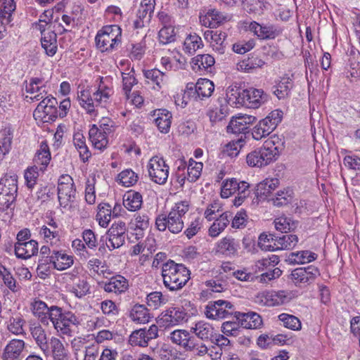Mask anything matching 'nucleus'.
<instances>
[{
    "instance_id": "1",
    "label": "nucleus",
    "mask_w": 360,
    "mask_h": 360,
    "mask_svg": "<svg viewBox=\"0 0 360 360\" xmlns=\"http://www.w3.org/2000/svg\"><path fill=\"white\" fill-rule=\"evenodd\" d=\"M190 271L183 264L169 259L163 264L162 276L165 286L170 291L181 289L190 279Z\"/></svg>"
},
{
    "instance_id": "2",
    "label": "nucleus",
    "mask_w": 360,
    "mask_h": 360,
    "mask_svg": "<svg viewBox=\"0 0 360 360\" xmlns=\"http://www.w3.org/2000/svg\"><path fill=\"white\" fill-rule=\"evenodd\" d=\"M214 90V85L211 80L200 78L196 83H188L181 97L178 96L176 98V103L184 108L191 100L198 101L210 98Z\"/></svg>"
},
{
    "instance_id": "3",
    "label": "nucleus",
    "mask_w": 360,
    "mask_h": 360,
    "mask_svg": "<svg viewBox=\"0 0 360 360\" xmlns=\"http://www.w3.org/2000/svg\"><path fill=\"white\" fill-rule=\"evenodd\" d=\"M280 155L278 146L272 140H266L263 146L250 153L246 156L248 166L262 167L276 161Z\"/></svg>"
},
{
    "instance_id": "4",
    "label": "nucleus",
    "mask_w": 360,
    "mask_h": 360,
    "mask_svg": "<svg viewBox=\"0 0 360 360\" xmlns=\"http://www.w3.org/2000/svg\"><path fill=\"white\" fill-rule=\"evenodd\" d=\"M170 339L174 344L180 346L184 352L193 356H203L208 352L205 344L199 342L196 337L186 330H175L170 333Z\"/></svg>"
},
{
    "instance_id": "5",
    "label": "nucleus",
    "mask_w": 360,
    "mask_h": 360,
    "mask_svg": "<svg viewBox=\"0 0 360 360\" xmlns=\"http://www.w3.org/2000/svg\"><path fill=\"white\" fill-rule=\"evenodd\" d=\"M50 321L54 328L63 335H71L70 326L79 324V319L70 311H64L58 306H51L49 314Z\"/></svg>"
},
{
    "instance_id": "6",
    "label": "nucleus",
    "mask_w": 360,
    "mask_h": 360,
    "mask_svg": "<svg viewBox=\"0 0 360 360\" xmlns=\"http://www.w3.org/2000/svg\"><path fill=\"white\" fill-rule=\"evenodd\" d=\"M127 231L126 224L122 221H118L112 224L107 231V236H103L100 239L99 251L105 250L104 243L111 251L123 245L125 241V234Z\"/></svg>"
},
{
    "instance_id": "7",
    "label": "nucleus",
    "mask_w": 360,
    "mask_h": 360,
    "mask_svg": "<svg viewBox=\"0 0 360 360\" xmlns=\"http://www.w3.org/2000/svg\"><path fill=\"white\" fill-rule=\"evenodd\" d=\"M205 316L211 320H221L233 316L235 319L234 305L229 301L217 300L210 301L205 308Z\"/></svg>"
},
{
    "instance_id": "8",
    "label": "nucleus",
    "mask_w": 360,
    "mask_h": 360,
    "mask_svg": "<svg viewBox=\"0 0 360 360\" xmlns=\"http://www.w3.org/2000/svg\"><path fill=\"white\" fill-rule=\"evenodd\" d=\"M115 30H120V29L117 25H110L104 27L98 32L95 37V42L97 49L101 52H111L120 43L121 40L118 34L113 32Z\"/></svg>"
},
{
    "instance_id": "9",
    "label": "nucleus",
    "mask_w": 360,
    "mask_h": 360,
    "mask_svg": "<svg viewBox=\"0 0 360 360\" xmlns=\"http://www.w3.org/2000/svg\"><path fill=\"white\" fill-rule=\"evenodd\" d=\"M279 262V257L272 255L268 258H263L255 263V269L259 271H266L260 276L261 282H266L278 278L282 271L275 266Z\"/></svg>"
},
{
    "instance_id": "10",
    "label": "nucleus",
    "mask_w": 360,
    "mask_h": 360,
    "mask_svg": "<svg viewBox=\"0 0 360 360\" xmlns=\"http://www.w3.org/2000/svg\"><path fill=\"white\" fill-rule=\"evenodd\" d=\"M148 174L155 183L164 184L169 176V166L162 158L154 156L148 163Z\"/></svg>"
},
{
    "instance_id": "11",
    "label": "nucleus",
    "mask_w": 360,
    "mask_h": 360,
    "mask_svg": "<svg viewBox=\"0 0 360 360\" xmlns=\"http://www.w3.org/2000/svg\"><path fill=\"white\" fill-rule=\"evenodd\" d=\"M158 337V328L156 325H151L148 329L146 328L134 330L129 338V343L131 346L146 347L151 340Z\"/></svg>"
},
{
    "instance_id": "12",
    "label": "nucleus",
    "mask_w": 360,
    "mask_h": 360,
    "mask_svg": "<svg viewBox=\"0 0 360 360\" xmlns=\"http://www.w3.org/2000/svg\"><path fill=\"white\" fill-rule=\"evenodd\" d=\"M319 276H320L319 269L310 265L307 267H300L294 269L291 272L290 277L296 286L300 287L302 285H309L313 283Z\"/></svg>"
},
{
    "instance_id": "13",
    "label": "nucleus",
    "mask_w": 360,
    "mask_h": 360,
    "mask_svg": "<svg viewBox=\"0 0 360 360\" xmlns=\"http://www.w3.org/2000/svg\"><path fill=\"white\" fill-rule=\"evenodd\" d=\"M261 297V301L267 307L283 305L291 300L290 293L285 290L264 292Z\"/></svg>"
},
{
    "instance_id": "14",
    "label": "nucleus",
    "mask_w": 360,
    "mask_h": 360,
    "mask_svg": "<svg viewBox=\"0 0 360 360\" xmlns=\"http://www.w3.org/2000/svg\"><path fill=\"white\" fill-rule=\"evenodd\" d=\"M191 331L193 332L199 342L202 344L210 341L214 342V338L216 337L214 329L212 326L204 321H199L196 323L194 327H192Z\"/></svg>"
},
{
    "instance_id": "15",
    "label": "nucleus",
    "mask_w": 360,
    "mask_h": 360,
    "mask_svg": "<svg viewBox=\"0 0 360 360\" xmlns=\"http://www.w3.org/2000/svg\"><path fill=\"white\" fill-rule=\"evenodd\" d=\"M186 313L181 307H171L162 313L160 320L167 326H173L186 321Z\"/></svg>"
},
{
    "instance_id": "16",
    "label": "nucleus",
    "mask_w": 360,
    "mask_h": 360,
    "mask_svg": "<svg viewBox=\"0 0 360 360\" xmlns=\"http://www.w3.org/2000/svg\"><path fill=\"white\" fill-rule=\"evenodd\" d=\"M244 104L249 108H257L262 103L266 102L268 96L262 89H243Z\"/></svg>"
},
{
    "instance_id": "17",
    "label": "nucleus",
    "mask_w": 360,
    "mask_h": 360,
    "mask_svg": "<svg viewBox=\"0 0 360 360\" xmlns=\"http://www.w3.org/2000/svg\"><path fill=\"white\" fill-rule=\"evenodd\" d=\"M235 319L240 323L241 327L247 329H257L263 324L261 316L253 311L248 313L236 311Z\"/></svg>"
},
{
    "instance_id": "18",
    "label": "nucleus",
    "mask_w": 360,
    "mask_h": 360,
    "mask_svg": "<svg viewBox=\"0 0 360 360\" xmlns=\"http://www.w3.org/2000/svg\"><path fill=\"white\" fill-rule=\"evenodd\" d=\"M239 248L238 241L231 236H226L217 243L215 252L226 257H232L238 254Z\"/></svg>"
},
{
    "instance_id": "19",
    "label": "nucleus",
    "mask_w": 360,
    "mask_h": 360,
    "mask_svg": "<svg viewBox=\"0 0 360 360\" xmlns=\"http://www.w3.org/2000/svg\"><path fill=\"white\" fill-rule=\"evenodd\" d=\"M99 285L107 292L120 294L125 292L129 287L128 281L121 275H116L110 278L108 282H101Z\"/></svg>"
},
{
    "instance_id": "20",
    "label": "nucleus",
    "mask_w": 360,
    "mask_h": 360,
    "mask_svg": "<svg viewBox=\"0 0 360 360\" xmlns=\"http://www.w3.org/2000/svg\"><path fill=\"white\" fill-rule=\"evenodd\" d=\"M25 342L22 340L13 339L5 347L3 354V360H20L25 348Z\"/></svg>"
},
{
    "instance_id": "21",
    "label": "nucleus",
    "mask_w": 360,
    "mask_h": 360,
    "mask_svg": "<svg viewBox=\"0 0 360 360\" xmlns=\"http://www.w3.org/2000/svg\"><path fill=\"white\" fill-rule=\"evenodd\" d=\"M30 330L37 346L45 355H48L49 354V347L45 330L40 324L34 323L30 326Z\"/></svg>"
},
{
    "instance_id": "22",
    "label": "nucleus",
    "mask_w": 360,
    "mask_h": 360,
    "mask_svg": "<svg viewBox=\"0 0 360 360\" xmlns=\"http://www.w3.org/2000/svg\"><path fill=\"white\" fill-rule=\"evenodd\" d=\"M278 179H266L257 184L255 191L257 198L259 200L268 199L272 191L278 187Z\"/></svg>"
},
{
    "instance_id": "23",
    "label": "nucleus",
    "mask_w": 360,
    "mask_h": 360,
    "mask_svg": "<svg viewBox=\"0 0 360 360\" xmlns=\"http://www.w3.org/2000/svg\"><path fill=\"white\" fill-rule=\"evenodd\" d=\"M98 79L100 82L98 89L93 94L94 99L98 103L103 101L105 103L112 94L111 78L100 77Z\"/></svg>"
},
{
    "instance_id": "24",
    "label": "nucleus",
    "mask_w": 360,
    "mask_h": 360,
    "mask_svg": "<svg viewBox=\"0 0 360 360\" xmlns=\"http://www.w3.org/2000/svg\"><path fill=\"white\" fill-rule=\"evenodd\" d=\"M38 253V243L34 240L15 244V254L17 257L29 259Z\"/></svg>"
},
{
    "instance_id": "25",
    "label": "nucleus",
    "mask_w": 360,
    "mask_h": 360,
    "mask_svg": "<svg viewBox=\"0 0 360 360\" xmlns=\"http://www.w3.org/2000/svg\"><path fill=\"white\" fill-rule=\"evenodd\" d=\"M51 159L49 147L46 141L40 143L39 149L37 150L34 161L37 165L41 166L40 170L44 172Z\"/></svg>"
},
{
    "instance_id": "26",
    "label": "nucleus",
    "mask_w": 360,
    "mask_h": 360,
    "mask_svg": "<svg viewBox=\"0 0 360 360\" xmlns=\"http://www.w3.org/2000/svg\"><path fill=\"white\" fill-rule=\"evenodd\" d=\"M226 100L229 105L232 107L238 108L244 104L243 89H241L237 84H232L226 89Z\"/></svg>"
},
{
    "instance_id": "27",
    "label": "nucleus",
    "mask_w": 360,
    "mask_h": 360,
    "mask_svg": "<svg viewBox=\"0 0 360 360\" xmlns=\"http://www.w3.org/2000/svg\"><path fill=\"white\" fill-rule=\"evenodd\" d=\"M58 198L60 205L66 207L69 203L73 202L76 197L75 184L58 186Z\"/></svg>"
},
{
    "instance_id": "28",
    "label": "nucleus",
    "mask_w": 360,
    "mask_h": 360,
    "mask_svg": "<svg viewBox=\"0 0 360 360\" xmlns=\"http://www.w3.org/2000/svg\"><path fill=\"white\" fill-rule=\"evenodd\" d=\"M18 193L0 189V212L13 211L16 206Z\"/></svg>"
},
{
    "instance_id": "29",
    "label": "nucleus",
    "mask_w": 360,
    "mask_h": 360,
    "mask_svg": "<svg viewBox=\"0 0 360 360\" xmlns=\"http://www.w3.org/2000/svg\"><path fill=\"white\" fill-rule=\"evenodd\" d=\"M89 139L94 146L99 150H103L106 148L108 140L107 135L101 131L96 124H93L89 131Z\"/></svg>"
},
{
    "instance_id": "30",
    "label": "nucleus",
    "mask_w": 360,
    "mask_h": 360,
    "mask_svg": "<svg viewBox=\"0 0 360 360\" xmlns=\"http://www.w3.org/2000/svg\"><path fill=\"white\" fill-rule=\"evenodd\" d=\"M316 258L317 255L316 253L309 250H302L290 252L286 261L290 264H300L311 262Z\"/></svg>"
},
{
    "instance_id": "31",
    "label": "nucleus",
    "mask_w": 360,
    "mask_h": 360,
    "mask_svg": "<svg viewBox=\"0 0 360 360\" xmlns=\"http://www.w3.org/2000/svg\"><path fill=\"white\" fill-rule=\"evenodd\" d=\"M52 259H53V268L63 271L70 267L74 262L73 257L66 255L63 251L53 250L52 252Z\"/></svg>"
},
{
    "instance_id": "32",
    "label": "nucleus",
    "mask_w": 360,
    "mask_h": 360,
    "mask_svg": "<svg viewBox=\"0 0 360 360\" xmlns=\"http://www.w3.org/2000/svg\"><path fill=\"white\" fill-rule=\"evenodd\" d=\"M49 344L53 360H69L68 351L58 338L52 337Z\"/></svg>"
},
{
    "instance_id": "33",
    "label": "nucleus",
    "mask_w": 360,
    "mask_h": 360,
    "mask_svg": "<svg viewBox=\"0 0 360 360\" xmlns=\"http://www.w3.org/2000/svg\"><path fill=\"white\" fill-rule=\"evenodd\" d=\"M129 317L131 319L140 324L147 323L151 319L148 309L143 305L136 304L131 309Z\"/></svg>"
},
{
    "instance_id": "34",
    "label": "nucleus",
    "mask_w": 360,
    "mask_h": 360,
    "mask_svg": "<svg viewBox=\"0 0 360 360\" xmlns=\"http://www.w3.org/2000/svg\"><path fill=\"white\" fill-rule=\"evenodd\" d=\"M232 214L229 212L222 213L212 224L209 229V235L211 237L218 236L230 222Z\"/></svg>"
},
{
    "instance_id": "35",
    "label": "nucleus",
    "mask_w": 360,
    "mask_h": 360,
    "mask_svg": "<svg viewBox=\"0 0 360 360\" xmlns=\"http://www.w3.org/2000/svg\"><path fill=\"white\" fill-rule=\"evenodd\" d=\"M293 86L292 79L289 77H283L280 82L273 86V93L278 99L288 97Z\"/></svg>"
},
{
    "instance_id": "36",
    "label": "nucleus",
    "mask_w": 360,
    "mask_h": 360,
    "mask_svg": "<svg viewBox=\"0 0 360 360\" xmlns=\"http://www.w3.org/2000/svg\"><path fill=\"white\" fill-rule=\"evenodd\" d=\"M156 112L157 117L155 119V122L159 131L163 134L168 133L172 122L171 112L165 109H159L155 111V114L156 113Z\"/></svg>"
},
{
    "instance_id": "37",
    "label": "nucleus",
    "mask_w": 360,
    "mask_h": 360,
    "mask_svg": "<svg viewBox=\"0 0 360 360\" xmlns=\"http://www.w3.org/2000/svg\"><path fill=\"white\" fill-rule=\"evenodd\" d=\"M142 202V195L134 191H128L123 198V205L129 211L134 212L139 210Z\"/></svg>"
},
{
    "instance_id": "38",
    "label": "nucleus",
    "mask_w": 360,
    "mask_h": 360,
    "mask_svg": "<svg viewBox=\"0 0 360 360\" xmlns=\"http://www.w3.org/2000/svg\"><path fill=\"white\" fill-rule=\"evenodd\" d=\"M41 43L46 53L49 56H53L57 52V34L54 31H49L41 36Z\"/></svg>"
},
{
    "instance_id": "39",
    "label": "nucleus",
    "mask_w": 360,
    "mask_h": 360,
    "mask_svg": "<svg viewBox=\"0 0 360 360\" xmlns=\"http://www.w3.org/2000/svg\"><path fill=\"white\" fill-rule=\"evenodd\" d=\"M73 143L79 153V158L83 162L89 160L91 154L85 141V137L80 132H76L73 136Z\"/></svg>"
},
{
    "instance_id": "40",
    "label": "nucleus",
    "mask_w": 360,
    "mask_h": 360,
    "mask_svg": "<svg viewBox=\"0 0 360 360\" xmlns=\"http://www.w3.org/2000/svg\"><path fill=\"white\" fill-rule=\"evenodd\" d=\"M34 115H37L45 122H49L55 121L58 117V110L57 108H53L49 107L46 105L39 103L34 111Z\"/></svg>"
},
{
    "instance_id": "41",
    "label": "nucleus",
    "mask_w": 360,
    "mask_h": 360,
    "mask_svg": "<svg viewBox=\"0 0 360 360\" xmlns=\"http://www.w3.org/2000/svg\"><path fill=\"white\" fill-rule=\"evenodd\" d=\"M299 238L295 234H285L276 236L274 245L276 250H292L297 244Z\"/></svg>"
},
{
    "instance_id": "42",
    "label": "nucleus",
    "mask_w": 360,
    "mask_h": 360,
    "mask_svg": "<svg viewBox=\"0 0 360 360\" xmlns=\"http://www.w3.org/2000/svg\"><path fill=\"white\" fill-rule=\"evenodd\" d=\"M203 46L202 39L196 33L188 34L184 43V50L186 53L193 55L195 51Z\"/></svg>"
},
{
    "instance_id": "43",
    "label": "nucleus",
    "mask_w": 360,
    "mask_h": 360,
    "mask_svg": "<svg viewBox=\"0 0 360 360\" xmlns=\"http://www.w3.org/2000/svg\"><path fill=\"white\" fill-rule=\"evenodd\" d=\"M0 189L18 193L17 174L13 172L6 173L0 179Z\"/></svg>"
},
{
    "instance_id": "44",
    "label": "nucleus",
    "mask_w": 360,
    "mask_h": 360,
    "mask_svg": "<svg viewBox=\"0 0 360 360\" xmlns=\"http://www.w3.org/2000/svg\"><path fill=\"white\" fill-rule=\"evenodd\" d=\"M25 323L26 321L22 316L18 313L10 317L7 329L14 335H23L25 334L24 326Z\"/></svg>"
},
{
    "instance_id": "45",
    "label": "nucleus",
    "mask_w": 360,
    "mask_h": 360,
    "mask_svg": "<svg viewBox=\"0 0 360 360\" xmlns=\"http://www.w3.org/2000/svg\"><path fill=\"white\" fill-rule=\"evenodd\" d=\"M96 219L102 227H107L112 217V206L109 203L102 202L98 206Z\"/></svg>"
},
{
    "instance_id": "46",
    "label": "nucleus",
    "mask_w": 360,
    "mask_h": 360,
    "mask_svg": "<svg viewBox=\"0 0 360 360\" xmlns=\"http://www.w3.org/2000/svg\"><path fill=\"white\" fill-rule=\"evenodd\" d=\"M275 129L266 120L262 119L253 128L252 135L254 139L260 140L269 136Z\"/></svg>"
},
{
    "instance_id": "47",
    "label": "nucleus",
    "mask_w": 360,
    "mask_h": 360,
    "mask_svg": "<svg viewBox=\"0 0 360 360\" xmlns=\"http://www.w3.org/2000/svg\"><path fill=\"white\" fill-rule=\"evenodd\" d=\"M214 58L210 54L198 55L192 60L193 68L208 70L214 65Z\"/></svg>"
},
{
    "instance_id": "48",
    "label": "nucleus",
    "mask_w": 360,
    "mask_h": 360,
    "mask_svg": "<svg viewBox=\"0 0 360 360\" xmlns=\"http://www.w3.org/2000/svg\"><path fill=\"white\" fill-rule=\"evenodd\" d=\"M164 26L158 32V38L160 43L162 44H168L176 40L175 28L171 25H167L166 22H163Z\"/></svg>"
},
{
    "instance_id": "49",
    "label": "nucleus",
    "mask_w": 360,
    "mask_h": 360,
    "mask_svg": "<svg viewBox=\"0 0 360 360\" xmlns=\"http://www.w3.org/2000/svg\"><path fill=\"white\" fill-rule=\"evenodd\" d=\"M219 107L216 108L210 114V120L213 122L222 120L227 115H229V103L225 98H219L217 100Z\"/></svg>"
},
{
    "instance_id": "50",
    "label": "nucleus",
    "mask_w": 360,
    "mask_h": 360,
    "mask_svg": "<svg viewBox=\"0 0 360 360\" xmlns=\"http://www.w3.org/2000/svg\"><path fill=\"white\" fill-rule=\"evenodd\" d=\"M143 75L147 79V82H151L157 86V89H160L162 87V84L164 82L165 75L158 69L154 68L151 70H143Z\"/></svg>"
},
{
    "instance_id": "51",
    "label": "nucleus",
    "mask_w": 360,
    "mask_h": 360,
    "mask_svg": "<svg viewBox=\"0 0 360 360\" xmlns=\"http://www.w3.org/2000/svg\"><path fill=\"white\" fill-rule=\"evenodd\" d=\"M226 131L228 133L243 135L244 140L246 138V134L249 132L247 127H245V124L242 122V120H240L238 116L233 117L231 120L229 125L226 127Z\"/></svg>"
},
{
    "instance_id": "52",
    "label": "nucleus",
    "mask_w": 360,
    "mask_h": 360,
    "mask_svg": "<svg viewBox=\"0 0 360 360\" xmlns=\"http://www.w3.org/2000/svg\"><path fill=\"white\" fill-rule=\"evenodd\" d=\"M203 165L202 162H197L191 158L187 167V179L190 182H195L200 176Z\"/></svg>"
},
{
    "instance_id": "53",
    "label": "nucleus",
    "mask_w": 360,
    "mask_h": 360,
    "mask_svg": "<svg viewBox=\"0 0 360 360\" xmlns=\"http://www.w3.org/2000/svg\"><path fill=\"white\" fill-rule=\"evenodd\" d=\"M243 136V135H240L237 140H233L226 144L223 153L231 158L236 157L245 143Z\"/></svg>"
},
{
    "instance_id": "54",
    "label": "nucleus",
    "mask_w": 360,
    "mask_h": 360,
    "mask_svg": "<svg viewBox=\"0 0 360 360\" xmlns=\"http://www.w3.org/2000/svg\"><path fill=\"white\" fill-rule=\"evenodd\" d=\"M277 236L274 234H266L262 233L259 235L258 238V246L265 251H274L276 250V245H274L275 239Z\"/></svg>"
},
{
    "instance_id": "55",
    "label": "nucleus",
    "mask_w": 360,
    "mask_h": 360,
    "mask_svg": "<svg viewBox=\"0 0 360 360\" xmlns=\"http://www.w3.org/2000/svg\"><path fill=\"white\" fill-rule=\"evenodd\" d=\"M138 179V175L131 169L123 170L118 174L119 183L125 187L134 185Z\"/></svg>"
},
{
    "instance_id": "56",
    "label": "nucleus",
    "mask_w": 360,
    "mask_h": 360,
    "mask_svg": "<svg viewBox=\"0 0 360 360\" xmlns=\"http://www.w3.org/2000/svg\"><path fill=\"white\" fill-rule=\"evenodd\" d=\"M275 228L277 231L287 233L296 228V224L290 218L280 217L274 220Z\"/></svg>"
},
{
    "instance_id": "57",
    "label": "nucleus",
    "mask_w": 360,
    "mask_h": 360,
    "mask_svg": "<svg viewBox=\"0 0 360 360\" xmlns=\"http://www.w3.org/2000/svg\"><path fill=\"white\" fill-rule=\"evenodd\" d=\"M167 226L170 232L178 233L184 228V221L181 217L176 215L174 212H169L167 215Z\"/></svg>"
},
{
    "instance_id": "58",
    "label": "nucleus",
    "mask_w": 360,
    "mask_h": 360,
    "mask_svg": "<svg viewBox=\"0 0 360 360\" xmlns=\"http://www.w3.org/2000/svg\"><path fill=\"white\" fill-rule=\"evenodd\" d=\"M281 30L274 25H260L258 38L260 39H273L281 34Z\"/></svg>"
},
{
    "instance_id": "59",
    "label": "nucleus",
    "mask_w": 360,
    "mask_h": 360,
    "mask_svg": "<svg viewBox=\"0 0 360 360\" xmlns=\"http://www.w3.org/2000/svg\"><path fill=\"white\" fill-rule=\"evenodd\" d=\"M227 34L224 32L218 30L214 32V37L211 43L213 49L217 51L219 54H223L225 52V40Z\"/></svg>"
},
{
    "instance_id": "60",
    "label": "nucleus",
    "mask_w": 360,
    "mask_h": 360,
    "mask_svg": "<svg viewBox=\"0 0 360 360\" xmlns=\"http://www.w3.org/2000/svg\"><path fill=\"white\" fill-rule=\"evenodd\" d=\"M250 184L245 181H238V186L236 188V192L238 195L233 200V205L236 207L240 206L244 200L248 197L250 195L249 190Z\"/></svg>"
},
{
    "instance_id": "61",
    "label": "nucleus",
    "mask_w": 360,
    "mask_h": 360,
    "mask_svg": "<svg viewBox=\"0 0 360 360\" xmlns=\"http://www.w3.org/2000/svg\"><path fill=\"white\" fill-rule=\"evenodd\" d=\"M278 319L283 323L285 328L293 330H299L301 329V322L298 318L293 315L288 314H281L278 316Z\"/></svg>"
},
{
    "instance_id": "62",
    "label": "nucleus",
    "mask_w": 360,
    "mask_h": 360,
    "mask_svg": "<svg viewBox=\"0 0 360 360\" xmlns=\"http://www.w3.org/2000/svg\"><path fill=\"white\" fill-rule=\"evenodd\" d=\"M292 199L290 191H280L276 193L274 197L269 199V200H271L274 205L276 207H282L290 203Z\"/></svg>"
},
{
    "instance_id": "63",
    "label": "nucleus",
    "mask_w": 360,
    "mask_h": 360,
    "mask_svg": "<svg viewBox=\"0 0 360 360\" xmlns=\"http://www.w3.org/2000/svg\"><path fill=\"white\" fill-rule=\"evenodd\" d=\"M79 104L86 110L89 114L94 112V96L91 97L89 91H82L80 94L78 95Z\"/></svg>"
},
{
    "instance_id": "64",
    "label": "nucleus",
    "mask_w": 360,
    "mask_h": 360,
    "mask_svg": "<svg viewBox=\"0 0 360 360\" xmlns=\"http://www.w3.org/2000/svg\"><path fill=\"white\" fill-rule=\"evenodd\" d=\"M238 186V181L232 178L226 180L223 182V185L221 189V196L223 198H228L233 194L236 193V188Z\"/></svg>"
}]
</instances>
